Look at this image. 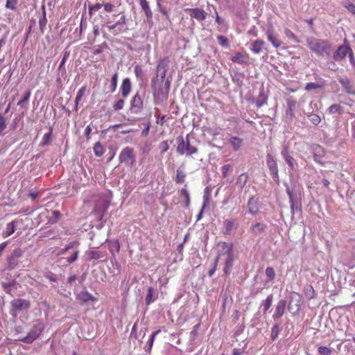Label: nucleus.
<instances>
[{
    "label": "nucleus",
    "mask_w": 355,
    "mask_h": 355,
    "mask_svg": "<svg viewBox=\"0 0 355 355\" xmlns=\"http://www.w3.org/2000/svg\"><path fill=\"white\" fill-rule=\"evenodd\" d=\"M169 62V58L164 57L159 60L157 65V76H159L162 83H164V87L157 89L155 81L153 80L152 83L153 96L155 98L160 101H166L168 96L171 83L168 79L166 80V76Z\"/></svg>",
    "instance_id": "nucleus-1"
},
{
    "label": "nucleus",
    "mask_w": 355,
    "mask_h": 355,
    "mask_svg": "<svg viewBox=\"0 0 355 355\" xmlns=\"http://www.w3.org/2000/svg\"><path fill=\"white\" fill-rule=\"evenodd\" d=\"M306 42L310 50L318 56L324 57L329 55L331 49V44L325 40L309 37L306 39Z\"/></svg>",
    "instance_id": "nucleus-2"
},
{
    "label": "nucleus",
    "mask_w": 355,
    "mask_h": 355,
    "mask_svg": "<svg viewBox=\"0 0 355 355\" xmlns=\"http://www.w3.org/2000/svg\"><path fill=\"white\" fill-rule=\"evenodd\" d=\"M178 146L177 152L178 154L183 155H191L196 154L198 152V149L191 145L189 135L187 136L186 139L182 136H179L176 139Z\"/></svg>",
    "instance_id": "nucleus-3"
},
{
    "label": "nucleus",
    "mask_w": 355,
    "mask_h": 355,
    "mask_svg": "<svg viewBox=\"0 0 355 355\" xmlns=\"http://www.w3.org/2000/svg\"><path fill=\"white\" fill-rule=\"evenodd\" d=\"M44 329V323L40 320H35L28 334L25 337L19 339V340L27 344H31L40 337Z\"/></svg>",
    "instance_id": "nucleus-4"
},
{
    "label": "nucleus",
    "mask_w": 355,
    "mask_h": 355,
    "mask_svg": "<svg viewBox=\"0 0 355 355\" xmlns=\"http://www.w3.org/2000/svg\"><path fill=\"white\" fill-rule=\"evenodd\" d=\"M221 247L223 251L219 252L218 254H221V256L223 254H226V260L225 266L223 268L224 273L225 275H228L230 272V270L233 266L234 262V257H233V251H232V244L227 243L226 242H223L221 244Z\"/></svg>",
    "instance_id": "nucleus-5"
},
{
    "label": "nucleus",
    "mask_w": 355,
    "mask_h": 355,
    "mask_svg": "<svg viewBox=\"0 0 355 355\" xmlns=\"http://www.w3.org/2000/svg\"><path fill=\"white\" fill-rule=\"evenodd\" d=\"M31 306L29 300L22 298L14 299L10 302V313L17 316L20 312L27 311Z\"/></svg>",
    "instance_id": "nucleus-6"
},
{
    "label": "nucleus",
    "mask_w": 355,
    "mask_h": 355,
    "mask_svg": "<svg viewBox=\"0 0 355 355\" xmlns=\"http://www.w3.org/2000/svg\"><path fill=\"white\" fill-rule=\"evenodd\" d=\"M119 160L120 163L133 166L136 162V155L133 148L125 147L121 151Z\"/></svg>",
    "instance_id": "nucleus-7"
},
{
    "label": "nucleus",
    "mask_w": 355,
    "mask_h": 355,
    "mask_svg": "<svg viewBox=\"0 0 355 355\" xmlns=\"http://www.w3.org/2000/svg\"><path fill=\"white\" fill-rule=\"evenodd\" d=\"M349 54L350 59L353 58V53L348 44L340 46L333 55V58L336 61L343 60L346 58L347 55Z\"/></svg>",
    "instance_id": "nucleus-8"
},
{
    "label": "nucleus",
    "mask_w": 355,
    "mask_h": 355,
    "mask_svg": "<svg viewBox=\"0 0 355 355\" xmlns=\"http://www.w3.org/2000/svg\"><path fill=\"white\" fill-rule=\"evenodd\" d=\"M266 164L272 177L273 178H278L279 175L277 164L271 154L267 155Z\"/></svg>",
    "instance_id": "nucleus-9"
},
{
    "label": "nucleus",
    "mask_w": 355,
    "mask_h": 355,
    "mask_svg": "<svg viewBox=\"0 0 355 355\" xmlns=\"http://www.w3.org/2000/svg\"><path fill=\"white\" fill-rule=\"evenodd\" d=\"M313 159L315 162L324 165L322 159L325 155V151L324 148L320 145H315L313 147Z\"/></svg>",
    "instance_id": "nucleus-10"
},
{
    "label": "nucleus",
    "mask_w": 355,
    "mask_h": 355,
    "mask_svg": "<svg viewBox=\"0 0 355 355\" xmlns=\"http://www.w3.org/2000/svg\"><path fill=\"white\" fill-rule=\"evenodd\" d=\"M186 11L189 12L190 16L198 21H203L206 18V12L200 8H187Z\"/></svg>",
    "instance_id": "nucleus-11"
},
{
    "label": "nucleus",
    "mask_w": 355,
    "mask_h": 355,
    "mask_svg": "<svg viewBox=\"0 0 355 355\" xmlns=\"http://www.w3.org/2000/svg\"><path fill=\"white\" fill-rule=\"evenodd\" d=\"M143 107V100L138 92L134 96L131 101V109L135 112H138Z\"/></svg>",
    "instance_id": "nucleus-12"
},
{
    "label": "nucleus",
    "mask_w": 355,
    "mask_h": 355,
    "mask_svg": "<svg viewBox=\"0 0 355 355\" xmlns=\"http://www.w3.org/2000/svg\"><path fill=\"white\" fill-rule=\"evenodd\" d=\"M266 35L268 40L271 42L275 48L277 49L282 45V41L278 38L277 35H275L273 29H268Z\"/></svg>",
    "instance_id": "nucleus-13"
},
{
    "label": "nucleus",
    "mask_w": 355,
    "mask_h": 355,
    "mask_svg": "<svg viewBox=\"0 0 355 355\" xmlns=\"http://www.w3.org/2000/svg\"><path fill=\"white\" fill-rule=\"evenodd\" d=\"M247 207L248 212L252 215H256L259 212V208L258 205V201L254 196H252L249 198L247 203Z\"/></svg>",
    "instance_id": "nucleus-14"
},
{
    "label": "nucleus",
    "mask_w": 355,
    "mask_h": 355,
    "mask_svg": "<svg viewBox=\"0 0 355 355\" xmlns=\"http://www.w3.org/2000/svg\"><path fill=\"white\" fill-rule=\"evenodd\" d=\"M132 89L131 82L128 78L123 80L121 86V95L123 98H126L130 93Z\"/></svg>",
    "instance_id": "nucleus-15"
},
{
    "label": "nucleus",
    "mask_w": 355,
    "mask_h": 355,
    "mask_svg": "<svg viewBox=\"0 0 355 355\" xmlns=\"http://www.w3.org/2000/svg\"><path fill=\"white\" fill-rule=\"evenodd\" d=\"M265 42L262 40H257L251 44L250 50L254 54H259L261 53L265 46Z\"/></svg>",
    "instance_id": "nucleus-16"
},
{
    "label": "nucleus",
    "mask_w": 355,
    "mask_h": 355,
    "mask_svg": "<svg viewBox=\"0 0 355 355\" xmlns=\"http://www.w3.org/2000/svg\"><path fill=\"white\" fill-rule=\"evenodd\" d=\"M77 299L80 300L82 303H86L87 302H96L97 298L94 297L92 294H90L87 291H83L80 292L78 294Z\"/></svg>",
    "instance_id": "nucleus-17"
},
{
    "label": "nucleus",
    "mask_w": 355,
    "mask_h": 355,
    "mask_svg": "<svg viewBox=\"0 0 355 355\" xmlns=\"http://www.w3.org/2000/svg\"><path fill=\"white\" fill-rule=\"evenodd\" d=\"M286 302L284 300H279L276 306L275 312L273 315L274 318H281L285 312Z\"/></svg>",
    "instance_id": "nucleus-18"
},
{
    "label": "nucleus",
    "mask_w": 355,
    "mask_h": 355,
    "mask_svg": "<svg viewBox=\"0 0 355 355\" xmlns=\"http://www.w3.org/2000/svg\"><path fill=\"white\" fill-rule=\"evenodd\" d=\"M286 104L288 106L287 112L291 118H294L295 116V110L297 106V101L293 97H289L286 99Z\"/></svg>",
    "instance_id": "nucleus-19"
},
{
    "label": "nucleus",
    "mask_w": 355,
    "mask_h": 355,
    "mask_svg": "<svg viewBox=\"0 0 355 355\" xmlns=\"http://www.w3.org/2000/svg\"><path fill=\"white\" fill-rule=\"evenodd\" d=\"M230 143L233 150L234 151H237V150H240V148L243 146V139H241L239 137L234 136V137H231L230 138Z\"/></svg>",
    "instance_id": "nucleus-20"
},
{
    "label": "nucleus",
    "mask_w": 355,
    "mask_h": 355,
    "mask_svg": "<svg viewBox=\"0 0 355 355\" xmlns=\"http://www.w3.org/2000/svg\"><path fill=\"white\" fill-rule=\"evenodd\" d=\"M345 91L349 94H355V89L353 88L350 81L347 78H343L339 80Z\"/></svg>",
    "instance_id": "nucleus-21"
},
{
    "label": "nucleus",
    "mask_w": 355,
    "mask_h": 355,
    "mask_svg": "<svg viewBox=\"0 0 355 355\" xmlns=\"http://www.w3.org/2000/svg\"><path fill=\"white\" fill-rule=\"evenodd\" d=\"M249 179L248 175L246 173H243L240 174L236 182V185L241 189H243L248 182Z\"/></svg>",
    "instance_id": "nucleus-22"
},
{
    "label": "nucleus",
    "mask_w": 355,
    "mask_h": 355,
    "mask_svg": "<svg viewBox=\"0 0 355 355\" xmlns=\"http://www.w3.org/2000/svg\"><path fill=\"white\" fill-rule=\"evenodd\" d=\"M31 92L30 89L26 90L22 98L18 101L17 105L19 106L21 108L26 109V105L28 104L30 97H31Z\"/></svg>",
    "instance_id": "nucleus-23"
},
{
    "label": "nucleus",
    "mask_w": 355,
    "mask_h": 355,
    "mask_svg": "<svg viewBox=\"0 0 355 355\" xmlns=\"http://www.w3.org/2000/svg\"><path fill=\"white\" fill-rule=\"evenodd\" d=\"M17 223L16 220H12L6 225V230L2 233L3 237L6 238L12 235L15 232V225Z\"/></svg>",
    "instance_id": "nucleus-24"
},
{
    "label": "nucleus",
    "mask_w": 355,
    "mask_h": 355,
    "mask_svg": "<svg viewBox=\"0 0 355 355\" xmlns=\"http://www.w3.org/2000/svg\"><path fill=\"white\" fill-rule=\"evenodd\" d=\"M224 225V231L223 234L225 235H229L231 234V232L234 226V222L231 219H226L223 222Z\"/></svg>",
    "instance_id": "nucleus-25"
},
{
    "label": "nucleus",
    "mask_w": 355,
    "mask_h": 355,
    "mask_svg": "<svg viewBox=\"0 0 355 355\" xmlns=\"http://www.w3.org/2000/svg\"><path fill=\"white\" fill-rule=\"evenodd\" d=\"M155 290L153 287H149L147 291V294L145 297V302L146 305L150 304L155 300L157 299V296L153 297Z\"/></svg>",
    "instance_id": "nucleus-26"
},
{
    "label": "nucleus",
    "mask_w": 355,
    "mask_h": 355,
    "mask_svg": "<svg viewBox=\"0 0 355 355\" xmlns=\"http://www.w3.org/2000/svg\"><path fill=\"white\" fill-rule=\"evenodd\" d=\"M85 255L88 260L98 259L103 257V254L101 252L96 250H87L85 252Z\"/></svg>",
    "instance_id": "nucleus-27"
},
{
    "label": "nucleus",
    "mask_w": 355,
    "mask_h": 355,
    "mask_svg": "<svg viewBox=\"0 0 355 355\" xmlns=\"http://www.w3.org/2000/svg\"><path fill=\"white\" fill-rule=\"evenodd\" d=\"M247 58L248 55L245 53L236 52L231 60L233 62L243 63Z\"/></svg>",
    "instance_id": "nucleus-28"
},
{
    "label": "nucleus",
    "mask_w": 355,
    "mask_h": 355,
    "mask_svg": "<svg viewBox=\"0 0 355 355\" xmlns=\"http://www.w3.org/2000/svg\"><path fill=\"white\" fill-rule=\"evenodd\" d=\"M52 137V128H50L49 131L45 133L40 142V146H45L50 144Z\"/></svg>",
    "instance_id": "nucleus-29"
},
{
    "label": "nucleus",
    "mask_w": 355,
    "mask_h": 355,
    "mask_svg": "<svg viewBox=\"0 0 355 355\" xmlns=\"http://www.w3.org/2000/svg\"><path fill=\"white\" fill-rule=\"evenodd\" d=\"M19 255H20L19 254H12L10 257H8V267L10 269H13L17 266V264H18L17 259Z\"/></svg>",
    "instance_id": "nucleus-30"
},
{
    "label": "nucleus",
    "mask_w": 355,
    "mask_h": 355,
    "mask_svg": "<svg viewBox=\"0 0 355 355\" xmlns=\"http://www.w3.org/2000/svg\"><path fill=\"white\" fill-rule=\"evenodd\" d=\"M94 153L96 157H101L104 153L105 149L100 142H96L94 146Z\"/></svg>",
    "instance_id": "nucleus-31"
},
{
    "label": "nucleus",
    "mask_w": 355,
    "mask_h": 355,
    "mask_svg": "<svg viewBox=\"0 0 355 355\" xmlns=\"http://www.w3.org/2000/svg\"><path fill=\"white\" fill-rule=\"evenodd\" d=\"M265 227L266 226L263 223H257L252 225L251 230L254 234H258L262 233L264 231Z\"/></svg>",
    "instance_id": "nucleus-32"
},
{
    "label": "nucleus",
    "mask_w": 355,
    "mask_h": 355,
    "mask_svg": "<svg viewBox=\"0 0 355 355\" xmlns=\"http://www.w3.org/2000/svg\"><path fill=\"white\" fill-rule=\"evenodd\" d=\"M126 24V18L125 15H122L119 21H117L114 24L107 26V29L110 31L114 30L117 26L120 25H125Z\"/></svg>",
    "instance_id": "nucleus-33"
},
{
    "label": "nucleus",
    "mask_w": 355,
    "mask_h": 355,
    "mask_svg": "<svg viewBox=\"0 0 355 355\" xmlns=\"http://www.w3.org/2000/svg\"><path fill=\"white\" fill-rule=\"evenodd\" d=\"M328 112L331 114L334 113H338L339 114H341L343 113L342 107L338 104L331 105L328 108Z\"/></svg>",
    "instance_id": "nucleus-34"
},
{
    "label": "nucleus",
    "mask_w": 355,
    "mask_h": 355,
    "mask_svg": "<svg viewBox=\"0 0 355 355\" xmlns=\"http://www.w3.org/2000/svg\"><path fill=\"white\" fill-rule=\"evenodd\" d=\"M284 32L285 35L288 38L293 40L296 43H299L300 42V40L298 39V37L290 29L286 28L284 29Z\"/></svg>",
    "instance_id": "nucleus-35"
},
{
    "label": "nucleus",
    "mask_w": 355,
    "mask_h": 355,
    "mask_svg": "<svg viewBox=\"0 0 355 355\" xmlns=\"http://www.w3.org/2000/svg\"><path fill=\"white\" fill-rule=\"evenodd\" d=\"M186 178L185 173L180 170L176 171V177H175V182L178 184L182 183L184 182Z\"/></svg>",
    "instance_id": "nucleus-36"
},
{
    "label": "nucleus",
    "mask_w": 355,
    "mask_h": 355,
    "mask_svg": "<svg viewBox=\"0 0 355 355\" xmlns=\"http://www.w3.org/2000/svg\"><path fill=\"white\" fill-rule=\"evenodd\" d=\"M86 90H87V87L85 85L81 87L77 94H76V101L77 102H80L81 100H82V98L83 97V96L85 95V92H86Z\"/></svg>",
    "instance_id": "nucleus-37"
},
{
    "label": "nucleus",
    "mask_w": 355,
    "mask_h": 355,
    "mask_svg": "<svg viewBox=\"0 0 355 355\" xmlns=\"http://www.w3.org/2000/svg\"><path fill=\"white\" fill-rule=\"evenodd\" d=\"M266 275L268 281H272L275 278V272L272 267H267L266 269Z\"/></svg>",
    "instance_id": "nucleus-38"
},
{
    "label": "nucleus",
    "mask_w": 355,
    "mask_h": 355,
    "mask_svg": "<svg viewBox=\"0 0 355 355\" xmlns=\"http://www.w3.org/2000/svg\"><path fill=\"white\" fill-rule=\"evenodd\" d=\"M318 352L320 355H331L332 353L331 349L325 346H320Z\"/></svg>",
    "instance_id": "nucleus-39"
},
{
    "label": "nucleus",
    "mask_w": 355,
    "mask_h": 355,
    "mask_svg": "<svg viewBox=\"0 0 355 355\" xmlns=\"http://www.w3.org/2000/svg\"><path fill=\"white\" fill-rule=\"evenodd\" d=\"M309 119L314 125H318L321 122L320 116L316 114H311L309 115Z\"/></svg>",
    "instance_id": "nucleus-40"
},
{
    "label": "nucleus",
    "mask_w": 355,
    "mask_h": 355,
    "mask_svg": "<svg viewBox=\"0 0 355 355\" xmlns=\"http://www.w3.org/2000/svg\"><path fill=\"white\" fill-rule=\"evenodd\" d=\"M180 192H181V194L182 196H184V197L185 198V207H189V206L190 205V196H189V191L185 188H182L181 189Z\"/></svg>",
    "instance_id": "nucleus-41"
},
{
    "label": "nucleus",
    "mask_w": 355,
    "mask_h": 355,
    "mask_svg": "<svg viewBox=\"0 0 355 355\" xmlns=\"http://www.w3.org/2000/svg\"><path fill=\"white\" fill-rule=\"evenodd\" d=\"M272 295H270L266 297V299L263 303L264 312H266V311H268L270 309V307L272 305Z\"/></svg>",
    "instance_id": "nucleus-42"
},
{
    "label": "nucleus",
    "mask_w": 355,
    "mask_h": 355,
    "mask_svg": "<svg viewBox=\"0 0 355 355\" xmlns=\"http://www.w3.org/2000/svg\"><path fill=\"white\" fill-rule=\"evenodd\" d=\"M220 256H221V254H218L217 257H216V259L214 260V263H213V267H212V268H211V269H210V270L208 271V275H209V277H211V276L214 274L215 271L216 270L217 266H218V260H219V259H220Z\"/></svg>",
    "instance_id": "nucleus-43"
},
{
    "label": "nucleus",
    "mask_w": 355,
    "mask_h": 355,
    "mask_svg": "<svg viewBox=\"0 0 355 355\" xmlns=\"http://www.w3.org/2000/svg\"><path fill=\"white\" fill-rule=\"evenodd\" d=\"M6 119L3 116V115L0 113V135L6 128Z\"/></svg>",
    "instance_id": "nucleus-44"
},
{
    "label": "nucleus",
    "mask_w": 355,
    "mask_h": 355,
    "mask_svg": "<svg viewBox=\"0 0 355 355\" xmlns=\"http://www.w3.org/2000/svg\"><path fill=\"white\" fill-rule=\"evenodd\" d=\"M285 161L288 164V165L291 171L295 170V166H297V164L295 162V159L292 156L286 159Z\"/></svg>",
    "instance_id": "nucleus-45"
},
{
    "label": "nucleus",
    "mask_w": 355,
    "mask_h": 355,
    "mask_svg": "<svg viewBox=\"0 0 355 355\" xmlns=\"http://www.w3.org/2000/svg\"><path fill=\"white\" fill-rule=\"evenodd\" d=\"M17 0H6V8L12 10L16 9Z\"/></svg>",
    "instance_id": "nucleus-46"
},
{
    "label": "nucleus",
    "mask_w": 355,
    "mask_h": 355,
    "mask_svg": "<svg viewBox=\"0 0 355 355\" xmlns=\"http://www.w3.org/2000/svg\"><path fill=\"white\" fill-rule=\"evenodd\" d=\"M117 79H118V73L116 72L111 78V87H112V92H114L117 86Z\"/></svg>",
    "instance_id": "nucleus-47"
},
{
    "label": "nucleus",
    "mask_w": 355,
    "mask_h": 355,
    "mask_svg": "<svg viewBox=\"0 0 355 355\" xmlns=\"http://www.w3.org/2000/svg\"><path fill=\"white\" fill-rule=\"evenodd\" d=\"M217 40H218V43L223 46L227 47L229 46V42H228L227 38L223 35H218L217 37Z\"/></svg>",
    "instance_id": "nucleus-48"
},
{
    "label": "nucleus",
    "mask_w": 355,
    "mask_h": 355,
    "mask_svg": "<svg viewBox=\"0 0 355 355\" xmlns=\"http://www.w3.org/2000/svg\"><path fill=\"white\" fill-rule=\"evenodd\" d=\"M124 104H125L124 100L119 99L113 105V108L115 111H119V110L123 109Z\"/></svg>",
    "instance_id": "nucleus-49"
},
{
    "label": "nucleus",
    "mask_w": 355,
    "mask_h": 355,
    "mask_svg": "<svg viewBox=\"0 0 355 355\" xmlns=\"http://www.w3.org/2000/svg\"><path fill=\"white\" fill-rule=\"evenodd\" d=\"M232 166L230 164H225L221 167L222 177L225 178L228 176V172L231 169Z\"/></svg>",
    "instance_id": "nucleus-50"
},
{
    "label": "nucleus",
    "mask_w": 355,
    "mask_h": 355,
    "mask_svg": "<svg viewBox=\"0 0 355 355\" xmlns=\"http://www.w3.org/2000/svg\"><path fill=\"white\" fill-rule=\"evenodd\" d=\"M159 148L161 150L162 153H164L169 149V144L168 143V141H162L159 145Z\"/></svg>",
    "instance_id": "nucleus-51"
},
{
    "label": "nucleus",
    "mask_w": 355,
    "mask_h": 355,
    "mask_svg": "<svg viewBox=\"0 0 355 355\" xmlns=\"http://www.w3.org/2000/svg\"><path fill=\"white\" fill-rule=\"evenodd\" d=\"M315 291L312 286H309L306 288L305 291V295L309 299H312L314 297Z\"/></svg>",
    "instance_id": "nucleus-52"
},
{
    "label": "nucleus",
    "mask_w": 355,
    "mask_h": 355,
    "mask_svg": "<svg viewBox=\"0 0 355 355\" xmlns=\"http://www.w3.org/2000/svg\"><path fill=\"white\" fill-rule=\"evenodd\" d=\"M347 10L353 15H355V0H352V3L345 5Z\"/></svg>",
    "instance_id": "nucleus-53"
},
{
    "label": "nucleus",
    "mask_w": 355,
    "mask_h": 355,
    "mask_svg": "<svg viewBox=\"0 0 355 355\" xmlns=\"http://www.w3.org/2000/svg\"><path fill=\"white\" fill-rule=\"evenodd\" d=\"M135 74L137 78H141L144 75V71L140 65H136L134 69Z\"/></svg>",
    "instance_id": "nucleus-54"
},
{
    "label": "nucleus",
    "mask_w": 355,
    "mask_h": 355,
    "mask_svg": "<svg viewBox=\"0 0 355 355\" xmlns=\"http://www.w3.org/2000/svg\"><path fill=\"white\" fill-rule=\"evenodd\" d=\"M279 326L277 324H275L272 328L271 331V338L272 340H275V338L277 337L279 334Z\"/></svg>",
    "instance_id": "nucleus-55"
},
{
    "label": "nucleus",
    "mask_w": 355,
    "mask_h": 355,
    "mask_svg": "<svg viewBox=\"0 0 355 355\" xmlns=\"http://www.w3.org/2000/svg\"><path fill=\"white\" fill-rule=\"evenodd\" d=\"M286 193L289 197V200L291 203V207L292 209L294 208V198H293V191L288 187L286 189Z\"/></svg>",
    "instance_id": "nucleus-56"
},
{
    "label": "nucleus",
    "mask_w": 355,
    "mask_h": 355,
    "mask_svg": "<svg viewBox=\"0 0 355 355\" xmlns=\"http://www.w3.org/2000/svg\"><path fill=\"white\" fill-rule=\"evenodd\" d=\"M46 15H45V12H44L42 18H41L39 20V25H40L42 32H43V30L46 26Z\"/></svg>",
    "instance_id": "nucleus-57"
},
{
    "label": "nucleus",
    "mask_w": 355,
    "mask_h": 355,
    "mask_svg": "<svg viewBox=\"0 0 355 355\" xmlns=\"http://www.w3.org/2000/svg\"><path fill=\"white\" fill-rule=\"evenodd\" d=\"M161 330L160 329H158L157 331L153 332L150 336V340H148V344L149 345L150 347H152L153 345V343H154V340H155V336L159 334L160 333Z\"/></svg>",
    "instance_id": "nucleus-58"
},
{
    "label": "nucleus",
    "mask_w": 355,
    "mask_h": 355,
    "mask_svg": "<svg viewBox=\"0 0 355 355\" xmlns=\"http://www.w3.org/2000/svg\"><path fill=\"white\" fill-rule=\"evenodd\" d=\"M78 254H79V252L76 251L72 256H71L67 259V262L69 263H72L73 262H74L78 259Z\"/></svg>",
    "instance_id": "nucleus-59"
},
{
    "label": "nucleus",
    "mask_w": 355,
    "mask_h": 355,
    "mask_svg": "<svg viewBox=\"0 0 355 355\" xmlns=\"http://www.w3.org/2000/svg\"><path fill=\"white\" fill-rule=\"evenodd\" d=\"M319 86L317 83H307L306 87H305V89L307 90V91H310V90H312V89H317L318 88Z\"/></svg>",
    "instance_id": "nucleus-60"
},
{
    "label": "nucleus",
    "mask_w": 355,
    "mask_h": 355,
    "mask_svg": "<svg viewBox=\"0 0 355 355\" xmlns=\"http://www.w3.org/2000/svg\"><path fill=\"white\" fill-rule=\"evenodd\" d=\"M45 277L52 282H55L57 281V277L53 272H48L45 275Z\"/></svg>",
    "instance_id": "nucleus-61"
},
{
    "label": "nucleus",
    "mask_w": 355,
    "mask_h": 355,
    "mask_svg": "<svg viewBox=\"0 0 355 355\" xmlns=\"http://www.w3.org/2000/svg\"><path fill=\"white\" fill-rule=\"evenodd\" d=\"M104 10L106 12H110L114 10V5L110 3H106L103 4Z\"/></svg>",
    "instance_id": "nucleus-62"
},
{
    "label": "nucleus",
    "mask_w": 355,
    "mask_h": 355,
    "mask_svg": "<svg viewBox=\"0 0 355 355\" xmlns=\"http://www.w3.org/2000/svg\"><path fill=\"white\" fill-rule=\"evenodd\" d=\"M139 5L141 7V8L145 11L146 10L148 9L149 5L146 0H139Z\"/></svg>",
    "instance_id": "nucleus-63"
},
{
    "label": "nucleus",
    "mask_w": 355,
    "mask_h": 355,
    "mask_svg": "<svg viewBox=\"0 0 355 355\" xmlns=\"http://www.w3.org/2000/svg\"><path fill=\"white\" fill-rule=\"evenodd\" d=\"M103 5L100 3H97L93 6H89V12H91L92 10H94V11H96V10H98Z\"/></svg>",
    "instance_id": "nucleus-64"
}]
</instances>
